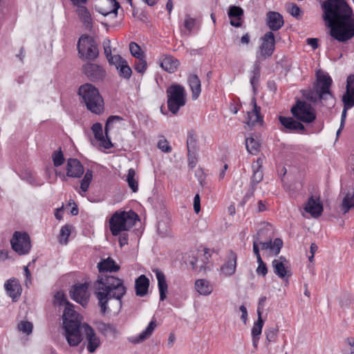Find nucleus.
Listing matches in <instances>:
<instances>
[{
    "label": "nucleus",
    "instance_id": "9b49d317",
    "mask_svg": "<svg viewBox=\"0 0 354 354\" xmlns=\"http://www.w3.org/2000/svg\"><path fill=\"white\" fill-rule=\"evenodd\" d=\"M261 43L257 53V59L263 60L270 57L275 50V37L272 31L267 32L260 39Z\"/></svg>",
    "mask_w": 354,
    "mask_h": 354
},
{
    "label": "nucleus",
    "instance_id": "ea45409f",
    "mask_svg": "<svg viewBox=\"0 0 354 354\" xmlns=\"http://www.w3.org/2000/svg\"><path fill=\"white\" fill-rule=\"evenodd\" d=\"M266 335V345L268 346L271 342H275L278 337V327H269L264 331Z\"/></svg>",
    "mask_w": 354,
    "mask_h": 354
},
{
    "label": "nucleus",
    "instance_id": "a19ab883",
    "mask_svg": "<svg viewBox=\"0 0 354 354\" xmlns=\"http://www.w3.org/2000/svg\"><path fill=\"white\" fill-rule=\"evenodd\" d=\"M126 180L132 192H137L138 190V179L136 178V171L134 169L131 168L128 170Z\"/></svg>",
    "mask_w": 354,
    "mask_h": 354
},
{
    "label": "nucleus",
    "instance_id": "6e6552de",
    "mask_svg": "<svg viewBox=\"0 0 354 354\" xmlns=\"http://www.w3.org/2000/svg\"><path fill=\"white\" fill-rule=\"evenodd\" d=\"M78 55L82 59L95 60L99 55L97 44L94 37L88 35H82L77 46Z\"/></svg>",
    "mask_w": 354,
    "mask_h": 354
},
{
    "label": "nucleus",
    "instance_id": "4d7b16f0",
    "mask_svg": "<svg viewBox=\"0 0 354 354\" xmlns=\"http://www.w3.org/2000/svg\"><path fill=\"white\" fill-rule=\"evenodd\" d=\"M342 102L344 104V109H343V111L342 113V117H341V123H340L341 127H344L348 109H351L353 106H354L353 103H351V102H347L345 100H342Z\"/></svg>",
    "mask_w": 354,
    "mask_h": 354
},
{
    "label": "nucleus",
    "instance_id": "864d4df0",
    "mask_svg": "<svg viewBox=\"0 0 354 354\" xmlns=\"http://www.w3.org/2000/svg\"><path fill=\"white\" fill-rule=\"evenodd\" d=\"M134 69L140 73H143L147 69V62L145 59V56L136 59L135 62Z\"/></svg>",
    "mask_w": 354,
    "mask_h": 354
},
{
    "label": "nucleus",
    "instance_id": "ddd939ff",
    "mask_svg": "<svg viewBox=\"0 0 354 354\" xmlns=\"http://www.w3.org/2000/svg\"><path fill=\"white\" fill-rule=\"evenodd\" d=\"M88 289V284L87 283L74 285L70 291L71 299L82 306H86L89 300Z\"/></svg>",
    "mask_w": 354,
    "mask_h": 354
},
{
    "label": "nucleus",
    "instance_id": "e2e57ef3",
    "mask_svg": "<svg viewBox=\"0 0 354 354\" xmlns=\"http://www.w3.org/2000/svg\"><path fill=\"white\" fill-rule=\"evenodd\" d=\"M345 344L350 346L348 349L344 350V354H354V337H348L345 340Z\"/></svg>",
    "mask_w": 354,
    "mask_h": 354
},
{
    "label": "nucleus",
    "instance_id": "052dcab7",
    "mask_svg": "<svg viewBox=\"0 0 354 354\" xmlns=\"http://www.w3.org/2000/svg\"><path fill=\"white\" fill-rule=\"evenodd\" d=\"M257 263L259 265L256 270L257 274L265 277L268 273V268L266 264L262 259L257 261Z\"/></svg>",
    "mask_w": 354,
    "mask_h": 354
},
{
    "label": "nucleus",
    "instance_id": "2f4dec72",
    "mask_svg": "<svg viewBox=\"0 0 354 354\" xmlns=\"http://www.w3.org/2000/svg\"><path fill=\"white\" fill-rule=\"evenodd\" d=\"M342 100L354 104V75L347 77L346 92L343 95Z\"/></svg>",
    "mask_w": 354,
    "mask_h": 354
},
{
    "label": "nucleus",
    "instance_id": "4468645a",
    "mask_svg": "<svg viewBox=\"0 0 354 354\" xmlns=\"http://www.w3.org/2000/svg\"><path fill=\"white\" fill-rule=\"evenodd\" d=\"M85 335V339L87 343L86 348L89 353H94L100 346V337L97 336L94 329L88 324L82 326Z\"/></svg>",
    "mask_w": 354,
    "mask_h": 354
},
{
    "label": "nucleus",
    "instance_id": "f8f14e48",
    "mask_svg": "<svg viewBox=\"0 0 354 354\" xmlns=\"http://www.w3.org/2000/svg\"><path fill=\"white\" fill-rule=\"evenodd\" d=\"M82 73L93 82H102L106 76L105 69L100 65L87 62L82 66Z\"/></svg>",
    "mask_w": 354,
    "mask_h": 354
},
{
    "label": "nucleus",
    "instance_id": "6e6d98bb",
    "mask_svg": "<svg viewBox=\"0 0 354 354\" xmlns=\"http://www.w3.org/2000/svg\"><path fill=\"white\" fill-rule=\"evenodd\" d=\"M32 324L28 321H22L18 324V328L27 335H29L32 331Z\"/></svg>",
    "mask_w": 354,
    "mask_h": 354
},
{
    "label": "nucleus",
    "instance_id": "4c0bfd02",
    "mask_svg": "<svg viewBox=\"0 0 354 354\" xmlns=\"http://www.w3.org/2000/svg\"><path fill=\"white\" fill-rule=\"evenodd\" d=\"M187 151H198L199 146L198 145V140L196 135L194 131H190L187 134Z\"/></svg>",
    "mask_w": 354,
    "mask_h": 354
},
{
    "label": "nucleus",
    "instance_id": "774afa93",
    "mask_svg": "<svg viewBox=\"0 0 354 354\" xmlns=\"http://www.w3.org/2000/svg\"><path fill=\"white\" fill-rule=\"evenodd\" d=\"M251 104L253 105V109L252 112L254 113V114L261 115V107L257 104V100L255 97L252 98Z\"/></svg>",
    "mask_w": 354,
    "mask_h": 354
},
{
    "label": "nucleus",
    "instance_id": "4be33fe9",
    "mask_svg": "<svg viewBox=\"0 0 354 354\" xmlns=\"http://www.w3.org/2000/svg\"><path fill=\"white\" fill-rule=\"evenodd\" d=\"M258 319L254 322L252 328V340L253 346L257 349L260 336L262 333V328L264 324V321L261 317V312L260 308L257 309Z\"/></svg>",
    "mask_w": 354,
    "mask_h": 354
},
{
    "label": "nucleus",
    "instance_id": "473e14b6",
    "mask_svg": "<svg viewBox=\"0 0 354 354\" xmlns=\"http://www.w3.org/2000/svg\"><path fill=\"white\" fill-rule=\"evenodd\" d=\"M178 65V60L172 56H165L160 63V66L169 73H174Z\"/></svg>",
    "mask_w": 354,
    "mask_h": 354
},
{
    "label": "nucleus",
    "instance_id": "a18cd8bd",
    "mask_svg": "<svg viewBox=\"0 0 354 354\" xmlns=\"http://www.w3.org/2000/svg\"><path fill=\"white\" fill-rule=\"evenodd\" d=\"M302 95L304 98L311 102L315 103L319 101V93L315 89H307L302 91Z\"/></svg>",
    "mask_w": 354,
    "mask_h": 354
},
{
    "label": "nucleus",
    "instance_id": "39448f33",
    "mask_svg": "<svg viewBox=\"0 0 354 354\" xmlns=\"http://www.w3.org/2000/svg\"><path fill=\"white\" fill-rule=\"evenodd\" d=\"M333 80L328 73L318 71L313 88L319 93V102L323 106L331 109L335 105V96L330 90Z\"/></svg>",
    "mask_w": 354,
    "mask_h": 354
},
{
    "label": "nucleus",
    "instance_id": "0e129e2a",
    "mask_svg": "<svg viewBox=\"0 0 354 354\" xmlns=\"http://www.w3.org/2000/svg\"><path fill=\"white\" fill-rule=\"evenodd\" d=\"M195 26V19L189 17V16L186 17V19L184 21L185 28L189 31L191 32Z\"/></svg>",
    "mask_w": 354,
    "mask_h": 354
},
{
    "label": "nucleus",
    "instance_id": "603ef678",
    "mask_svg": "<svg viewBox=\"0 0 354 354\" xmlns=\"http://www.w3.org/2000/svg\"><path fill=\"white\" fill-rule=\"evenodd\" d=\"M106 57L109 63L111 65H115L116 68H118L119 65H120L122 62L125 61V59L122 58L120 55H112L111 53H110V54H108V55H106Z\"/></svg>",
    "mask_w": 354,
    "mask_h": 354
},
{
    "label": "nucleus",
    "instance_id": "5701e85b",
    "mask_svg": "<svg viewBox=\"0 0 354 354\" xmlns=\"http://www.w3.org/2000/svg\"><path fill=\"white\" fill-rule=\"evenodd\" d=\"M158 280V287L160 293V300L164 301L167 297L168 284L164 272L158 268L153 269Z\"/></svg>",
    "mask_w": 354,
    "mask_h": 354
},
{
    "label": "nucleus",
    "instance_id": "412c9836",
    "mask_svg": "<svg viewBox=\"0 0 354 354\" xmlns=\"http://www.w3.org/2000/svg\"><path fill=\"white\" fill-rule=\"evenodd\" d=\"M77 7L76 13L80 21L82 23L85 29L91 31L93 27V21L90 12L84 6H79Z\"/></svg>",
    "mask_w": 354,
    "mask_h": 354
},
{
    "label": "nucleus",
    "instance_id": "423d86ee",
    "mask_svg": "<svg viewBox=\"0 0 354 354\" xmlns=\"http://www.w3.org/2000/svg\"><path fill=\"white\" fill-rule=\"evenodd\" d=\"M138 220V215L132 210L115 212L109 219L111 234L113 236H118L121 232L129 230Z\"/></svg>",
    "mask_w": 354,
    "mask_h": 354
},
{
    "label": "nucleus",
    "instance_id": "de8ad7c7",
    "mask_svg": "<svg viewBox=\"0 0 354 354\" xmlns=\"http://www.w3.org/2000/svg\"><path fill=\"white\" fill-rule=\"evenodd\" d=\"M109 4L112 6V8L110 10H105L101 8L98 10V12L104 16H106L111 13L114 14L115 16H116L118 10L120 7L119 3L115 0H109Z\"/></svg>",
    "mask_w": 354,
    "mask_h": 354
},
{
    "label": "nucleus",
    "instance_id": "f704fd0d",
    "mask_svg": "<svg viewBox=\"0 0 354 354\" xmlns=\"http://www.w3.org/2000/svg\"><path fill=\"white\" fill-rule=\"evenodd\" d=\"M95 326L97 330L104 336L109 335H115L117 333V330L113 325L104 323L102 321L97 322Z\"/></svg>",
    "mask_w": 354,
    "mask_h": 354
},
{
    "label": "nucleus",
    "instance_id": "bf43d9fd",
    "mask_svg": "<svg viewBox=\"0 0 354 354\" xmlns=\"http://www.w3.org/2000/svg\"><path fill=\"white\" fill-rule=\"evenodd\" d=\"M70 234V227L68 225L62 226L59 233L60 242L62 243V239H64V243H66Z\"/></svg>",
    "mask_w": 354,
    "mask_h": 354
},
{
    "label": "nucleus",
    "instance_id": "393cba45",
    "mask_svg": "<svg viewBox=\"0 0 354 354\" xmlns=\"http://www.w3.org/2000/svg\"><path fill=\"white\" fill-rule=\"evenodd\" d=\"M227 15L230 19L231 26L239 28L242 25L241 19L243 17V10L236 6H231L229 8Z\"/></svg>",
    "mask_w": 354,
    "mask_h": 354
},
{
    "label": "nucleus",
    "instance_id": "6ab92c4d",
    "mask_svg": "<svg viewBox=\"0 0 354 354\" xmlns=\"http://www.w3.org/2000/svg\"><path fill=\"white\" fill-rule=\"evenodd\" d=\"M156 326L157 321L155 318H153L145 330L140 333L138 336L129 337L128 339L130 342L134 344L141 343L151 336Z\"/></svg>",
    "mask_w": 354,
    "mask_h": 354
},
{
    "label": "nucleus",
    "instance_id": "680f3d73",
    "mask_svg": "<svg viewBox=\"0 0 354 354\" xmlns=\"http://www.w3.org/2000/svg\"><path fill=\"white\" fill-rule=\"evenodd\" d=\"M158 147L165 153H169L171 151V147L169 145L168 141L165 139L160 140L158 142Z\"/></svg>",
    "mask_w": 354,
    "mask_h": 354
},
{
    "label": "nucleus",
    "instance_id": "f257e3e1",
    "mask_svg": "<svg viewBox=\"0 0 354 354\" xmlns=\"http://www.w3.org/2000/svg\"><path fill=\"white\" fill-rule=\"evenodd\" d=\"M97 268L100 273L117 272L120 270V266L111 257L99 262ZM93 287L102 314H105L107 311L108 304L112 299L116 301L115 309L118 311L121 310L122 299L127 292V288L124 286L122 279L111 275L101 274L94 281Z\"/></svg>",
    "mask_w": 354,
    "mask_h": 354
},
{
    "label": "nucleus",
    "instance_id": "a211bd4d",
    "mask_svg": "<svg viewBox=\"0 0 354 354\" xmlns=\"http://www.w3.org/2000/svg\"><path fill=\"white\" fill-rule=\"evenodd\" d=\"M266 21V25L272 32L279 30L284 24L283 16L275 11L267 12Z\"/></svg>",
    "mask_w": 354,
    "mask_h": 354
},
{
    "label": "nucleus",
    "instance_id": "49530a36",
    "mask_svg": "<svg viewBox=\"0 0 354 354\" xmlns=\"http://www.w3.org/2000/svg\"><path fill=\"white\" fill-rule=\"evenodd\" d=\"M93 178V171L91 169H88L81 180L80 188L82 192H86L88 191L90 183Z\"/></svg>",
    "mask_w": 354,
    "mask_h": 354
},
{
    "label": "nucleus",
    "instance_id": "c03bdc74",
    "mask_svg": "<svg viewBox=\"0 0 354 354\" xmlns=\"http://www.w3.org/2000/svg\"><path fill=\"white\" fill-rule=\"evenodd\" d=\"M263 117L262 115L254 114L252 111L248 112L247 124L249 126H254L256 124H262L263 122Z\"/></svg>",
    "mask_w": 354,
    "mask_h": 354
},
{
    "label": "nucleus",
    "instance_id": "f3484780",
    "mask_svg": "<svg viewBox=\"0 0 354 354\" xmlns=\"http://www.w3.org/2000/svg\"><path fill=\"white\" fill-rule=\"evenodd\" d=\"M84 171L81 162L77 158H69L66 163V176L71 178H79Z\"/></svg>",
    "mask_w": 354,
    "mask_h": 354
},
{
    "label": "nucleus",
    "instance_id": "69168bd1",
    "mask_svg": "<svg viewBox=\"0 0 354 354\" xmlns=\"http://www.w3.org/2000/svg\"><path fill=\"white\" fill-rule=\"evenodd\" d=\"M194 209L196 214L201 211V198L198 194H196L194 198Z\"/></svg>",
    "mask_w": 354,
    "mask_h": 354
},
{
    "label": "nucleus",
    "instance_id": "c85d7f7f",
    "mask_svg": "<svg viewBox=\"0 0 354 354\" xmlns=\"http://www.w3.org/2000/svg\"><path fill=\"white\" fill-rule=\"evenodd\" d=\"M261 77V66L260 60H256L253 65L252 68L250 71V82L252 86L254 92H256L257 87L259 84V82Z\"/></svg>",
    "mask_w": 354,
    "mask_h": 354
},
{
    "label": "nucleus",
    "instance_id": "a878e982",
    "mask_svg": "<svg viewBox=\"0 0 354 354\" xmlns=\"http://www.w3.org/2000/svg\"><path fill=\"white\" fill-rule=\"evenodd\" d=\"M149 279L145 275L141 274L135 281L136 295L139 297L145 296L149 287Z\"/></svg>",
    "mask_w": 354,
    "mask_h": 354
},
{
    "label": "nucleus",
    "instance_id": "c9c22d12",
    "mask_svg": "<svg viewBox=\"0 0 354 354\" xmlns=\"http://www.w3.org/2000/svg\"><path fill=\"white\" fill-rule=\"evenodd\" d=\"M340 209L344 214L348 212L350 209H354V191L353 194H346L341 203Z\"/></svg>",
    "mask_w": 354,
    "mask_h": 354
},
{
    "label": "nucleus",
    "instance_id": "37998d69",
    "mask_svg": "<svg viewBox=\"0 0 354 354\" xmlns=\"http://www.w3.org/2000/svg\"><path fill=\"white\" fill-rule=\"evenodd\" d=\"M116 68L119 70V75L120 77L127 80H129L131 77L132 71L126 60L122 62V64L119 65L118 68Z\"/></svg>",
    "mask_w": 354,
    "mask_h": 354
},
{
    "label": "nucleus",
    "instance_id": "09e8293b",
    "mask_svg": "<svg viewBox=\"0 0 354 354\" xmlns=\"http://www.w3.org/2000/svg\"><path fill=\"white\" fill-rule=\"evenodd\" d=\"M123 119L119 115H110L105 123L104 126V134L107 136L109 133V131L113 127V124L116 122L122 121Z\"/></svg>",
    "mask_w": 354,
    "mask_h": 354
},
{
    "label": "nucleus",
    "instance_id": "bb28decb",
    "mask_svg": "<svg viewBox=\"0 0 354 354\" xmlns=\"http://www.w3.org/2000/svg\"><path fill=\"white\" fill-rule=\"evenodd\" d=\"M188 84L192 91V98L196 100L201 93V82L197 75L192 74L188 77Z\"/></svg>",
    "mask_w": 354,
    "mask_h": 354
},
{
    "label": "nucleus",
    "instance_id": "7ed1b4c3",
    "mask_svg": "<svg viewBox=\"0 0 354 354\" xmlns=\"http://www.w3.org/2000/svg\"><path fill=\"white\" fill-rule=\"evenodd\" d=\"M65 300L66 307L63 314L66 338L71 346H76L82 341L80 332L82 325L80 315L73 309V306Z\"/></svg>",
    "mask_w": 354,
    "mask_h": 354
},
{
    "label": "nucleus",
    "instance_id": "0eeeda50",
    "mask_svg": "<svg viewBox=\"0 0 354 354\" xmlns=\"http://www.w3.org/2000/svg\"><path fill=\"white\" fill-rule=\"evenodd\" d=\"M166 93L168 109L173 115H176L180 108L186 104L185 88L180 84H173L167 88Z\"/></svg>",
    "mask_w": 354,
    "mask_h": 354
},
{
    "label": "nucleus",
    "instance_id": "20e7f679",
    "mask_svg": "<svg viewBox=\"0 0 354 354\" xmlns=\"http://www.w3.org/2000/svg\"><path fill=\"white\" fill-rule=\"evenodd\" d=\"M78 95L91 113L100 115L104 111V100L98 88L92 84L86 83L80 86Z\"/></svg>",
    "mask_w": 354,
    "mask_h": 354
},
{
    "label": "nucleus",
    "instance_id": "5fc2aeb1",
    "mask_svg": "<svg viewBox=\"0 0 354 354\" xmlns=\"http://www.w3.org/2000/svg\"><path fill=\"white\" fill-rule=\"evenodd\" d=\"M287 9L292 17L297 19L301 18L302 12L300 8L297 4L293 3H289L287 5Z\"/></svg>",
    "mask_w": 354,
    "mask_h": 354
},
{
    "label": "nucleus",
    "instance_id": "13d9d810",
    "mask_svg": "<svg viewBox=\"0 0 354 354\" xmlns=\"http://www.w3.org/2000/svg\"><path fill=\"white\" fill-rule=\"evenodd\" d=\"M197 153L198 151H187L188 165L192 169L196 167L198 162Z\"/></svg>",
    "mask_w": 354,
    "mask_h": 354
},
{
    "label": "nucleus",
    "instance_id": "dca6fc26",
    "mask_svg": "<svg viewBox=\"0 0 354 354\" xmlns=\"http://www.w3.org/2000/svg\"><path fill=\"white\" fill-rule=\"evenodd\" d=\"M91 130L94 134L95 138L100 142L106 149H109L113 147V144L109 134L105 136L103 134L102 125L100 122H95L91 126Z\"/></svg>",
    "mask_w": 354,
    "mask_h": 354
},
{
    "label": "nucleus",
    "instance_id": "2eb2a0df",
    "mask_svg": "<svg viewBox=\"0 0 354 354\" xmlns=\"http://www.w3.org/2000/svg\"><path fill=\"white\" fill-rule=\"evenodd\" d=\"M304 209L313 218L319 217L324 210L323 205L319 196H310L306 203Z\"/></svg>",
    "mask_w": 354,
    "mask_h": 354
},
{
    "label": "nucleus",
    "instance_id": "e433bc0d",
    "mask_svg": "<svg viewBox=\"0 0 354 354\" xmlns=\"http://www.w3.org/2000/svg\"><path fill=\"white\" fill-rule=\"evenodd\" d=\"M279 120L283 126L282 131H294L296 120L293 118L279 115Z\"/></svg>",
    "mask_w": 354,
    "mask_h": 354
},
{
    "label": "nucleus",
    "instance_id": "79ce46f5",
    "mask_svg": "<svg viewBox=\"0 0 354 354\" xmlns=\"http://www.w3.org/2000/svg\"><path fill=\"white\" fill-rule=\"evenodd\" d=\"M245 145L248 151L253 155H256L260 150V144L254 138L250 137L245 140Z\"/></svg>",
    "mask_w": 354,
    "mask_h": 354
},
{
    "label": "nucleus",
    "instance_id": "9d476101",
    "mask_svg": "<svg viewBox=\"0 0 354 354\" xmlns=\"http://www.w3.org/2000/svg\"><path fill=\"white\" fill-rule=\"evenodd\" d=\"M10 245L19 255L28 254L32 248L30 237L26 232L15 231L10 239Z\"/></svg>",
    "mask_w": 354,
    "mask_h": 354
},
{
    "label": "nucleus",
    "instance_id": "f03ea898",
    "mask_svg": "<svg viewBox=\"0 0 354 354\" xmlns=\"http://www.w3.org/2000/svg\"><path fill=\"white\" fill-rule=\"evenodd\" d=\"M322 8L333 39L346 42L354 37V15L345 0H325Z\"/></svg>",
    "mask_w": 354,
    "mask_h": 354
},
{
    "label": "nucleus",
    "instance_id": "cd10ccee",
    "mask_svg": "<svg viewBox=\"0 0 354 354\" xmlns=\"http://www.w3.org/2000/svg\"><path fill=\"white\" fill-rule=\"evenodd\" d=\"M261 245V250L270 249V252L274 255H278L283 247V241L280 238H276L273 242L271 240L267 242H259Z\"/></svg>",
    "mask_w": 354,
    "mask_h": 354
},
{
    "label": "nucleus",
    "instance_id": "58836bf2",
    "mask_svg": "<svg viewBox=\"0 0 354 354\" xmlns=\"http://www.w3.org/2000/svg\"><path fill=\"white\" fill-rule=\"evenodd\" d=\"M199 259L194 256L191 257L189 261V265H191L193 270L198 272H201L202 271L205 272L207 269L210 268V266L208 265L209 263H205L203 261V263L201 265H198Z\"/></svg>",
    "mask_w": 354,
    "mask_h": 354
},
{
    "label": "nucleus",
    "instance_id": "8fccbe9b",
    "mask_svg": "<svg viewBox=\"0 0 354 354\" xmlns=\"http://www.w3.org/2000/svg\"><path fill=\"white\" fill-rule=\"evenodd\" d=\"M52 158L55 167H59L64 162L65 158L61 148H59L58 151L53 152Z\"/></svg>",
    "mask_w": 354,
    "mask_h": 354
},
{
    "label": "nucleus",
    "instance_id": "338daca9",
    "mask_svg": "<svg viewBox=\"0 0 354 354\" xmlns=\"http://www.w3.org/2000/svg\"><path fill=\"white\" fill-rule=\"evenodd\" d=\"M103 48L105 55H108V54H110L111 53V40L109 39H105L103 41Z\"/></svg>",
    "mask_w": 354,
    "mask_h": 354
},
{
    "label": "nucleus",
    "instance_id": "72a5a7b5",
    "mask_svg": "<svg viewBox=\"0 0 354 354\" xmlns=\"http://www.w3.org/2000/svg\"><path fill=\"white\" fill-rule=\"evenodd\" d=\"M287 262L283 257H280L279 259H274L272 265L273 267L274 272L280 278H284L287 274L286 268L283 262Z\"/></svg>",
    "mask_w": 354,
    "mask_h": 354
},
{
    "label": "nucleus",
    "instance_id": "c756f323",
    "mask_svg": "<svg viewBox=\"0 0 354 354\" xmlns=\"http://www.w3.org/2000/svg\"><path fill=\"white\" fill-rule=\"evenodd\" d=\"M195 289L200 295L207 296L213 291V286L207 279H201L195 281Z\"/></svg>",
    "mask_w": 354,
    "mask_h": 354
},
{
    "label": "nucleus",
    "instance_id": "3c124183",
    "mask_svg": "<svg viewBox=\"0 0 354 354\" xmlns=\"http://www.w3.org/2000/svg\"><path fill=\"white\" fill-rule=\"evenodd\" d=\"M129 50L131 55L136 59L145 56L140 46L134 41H131L129 44Z\"/></svg>",
    "mask_w": 354,
    "mask_h": 354
},
{
    "label": "nucleus",
    "instance_id": "7c9ffc66",
    "mask_svg": "<svg viewBox=\"0 0 354 354\" xmlns=\"http://www.w3.org/2000/svg\"><path fill=\"white\" fill-rule=\"evenodd\" d=\"M253 174L252 176L251 185L257 186L258 183L262 181L263 174L262 170V161L261 158H258L256 164L252 165Z\"/></svg>",
    "mask_w": 354,
    "mask_h": 354
},
{
    "label": "nucleus",
    "instance_id": "b1692460",
    "mask_svg": "<svg viewBox=\"0 0 354 354\" xmlns=\"http://www.w3.org/2000/svg\"><path fill=\"white\" fill-rule=\"evenodd\" d=\"M5 289L13 301H17L21 295V287L16 279H10L5 283Z\"/></svg>",
    "mask_w": 354,
    "mask_h": 354
},
{
    "label": "nucleus",
    "instance_id": "aec40b11",
    "mask_svg": "<svg viewBox=\"0 0 354 354\" xmlns=\"http://www.w3.org/2000/svg\"><path fill=\"white\" fill-rule=\"evenodd\" d=\"M236 254L234 251L230 250L227 257L226 261L221 268L222 273L225 276L232 275L236 271Z\"/></svg>",
    "mask_w": 354,
    "mask_h": 354
},
{
    "label": "nucleus",
    "instance_id": "1a4fd4ad",
    "mask_svg": "<svg viewBox=\"0 0 354 354\" xmlns=\"http://www.w3.org/2000/svg\"><path fill=\"white\" fill-rule=\"evenodd\" d=\"M290 112L293 117L304 123H312L316 120V112L310 104L297 100L292 106Z\"/></svg>",
    "mask_w": 354,
    "mask_h": 354
}]
</instances>
